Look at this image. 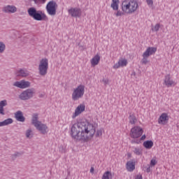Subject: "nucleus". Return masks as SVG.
<instances>
[{"label": "nucleus", "mask_w": 179, "mask_h": 179, "mask_svg": "<svg viewBox=\"0 0 179 179\" xmlns=\"http://www.w3.org/2000/svg\"><path fill=\"white\" fill-rule=\"evenodd\" d=\"M0 127H1V122H0Z\"/></svg>", "instance_id": "nucleus-46"}, {"label": "nucleus", "mask_w": 179, "mask_h": 179, "mask_svg": "<svg viewBox=\"0 0 179 179\" xmlns=\"http://www.w3.org/2000/svg\"><path fill=\"white\" fill-rule=\"evenodd\" d=\"M99 62H100V55H96L91 59V64L92 66H96V65H99Z\"/></svg>", "instance_id": "nucleus-21"}, {"label": "nucleus", "mask_w": 179, "mask_h": 179, "mask_svg": "<svg viewBox=\"0 0 179 179\" xmlns=\"http://www.w3.org/2000/svg\"><path fill=\"white\" fill-rule=\"evenodd\" d=\"M57 8H58V5L57 2L54 1H50L46 5V10L50 16H55L57 15Z\"/></svg>", "instance_id": "nucleus-8"}, {"label": "nucleus", "mask_w": 179, "mask_h": 179, "mask_svg": "<svg viewBox=\"0 0 179 179\" xmlns=\"http://www.w3.org/2000/svg\"><path fill=\"white\" fill-rule=\"evenodd\" d=\"M145 170H146V172H147V173H150V171H151L150 166L145 167Z\"/></svg>", "instance_id": "nucleus-43"}, {"label": "nucleus", "mask_w": 179, "mask_h": 179, "mask_svg": "<svg viewBox=\"0 0 179 179\" xmlns=\"http://www.w3.org/2000/svg\"><path fill=\"white\" fill-rule=\"evenodd\" d=\"M103 135V131L101 129H98L96 133V136H101Z\"/></svg>", "instance_id": "nucleus-36"}, {"label": "nucleus", "mask_w": 179, "mask_h": 179, "mask_svg": "<svg viewBox=\"0 0 179 179\" xmlns=\"http://www.w3.org/2000/svg\"><path fill=\"white\" fill-rule=\"evenodd\" d=\"M126 166L127 171H134L135 169V162L134 161H128Z\"/></svg>", "instance_id": "nucleus-20"}, {"label": "nucleus", "mask_w": 179, "mask_h": 179, "mask_svg": "<svg viewBox=\"0 0 179 179\" xmlns=\"http://www.w3.org/2000/svg\"><path fill=\"white\" fill-rule=\"evenodd\" d=\"M94 134L96 127L87 120L73 124L71 129V135L76 141H87L93 138Z\"/></svg>", "instance_id": "nucleus-1"}, {"label": "nucleus", "mask_w": 179, "mask_h": 179, "mask_svg": "<svg viewBox=\"0 0 179 179\" xmlns=\"http://www.w3.org/2000/svg\"><path fill=\"white\" fill-rule=\"evenodd\" d=\"M143 134V129L142 127L136 126L133 128H131L130 131V136L133 139H138L142 136V134Z\"/></svg>", "instance_id": "nucleus-10"}, {"label": "nucleus", "mask_w": 179, "mask_h": 179, "mask_svg": "<svg viewBox=\"0 0 179 179\" xmlns=\"http://www.w3.org/2000/svg\"><path fill=\"white\" fill-rule=\"evenodd\" d=\"M86 108V106L85 104L81 103L80 104L75 110V113H73L72 118H76L78 115L82 114L83 111H85V109Z\"/></svg>", "instance_id": "nucleus-13"}, {"label": "nucleus", "mask_w": 179, "mask_h": 179, "mask_svg": "<svg viewBox=\"0 0 179 179\" xmlns=\"http://www.w3.org/2000/svg\"><path fill=\"white\" fill-rule=\"evenodd\" d=\"M157 51V48L155 47H149L143 54V59L141 60V64L146 65L148 64V58L150 57V55H153V54L156 53Z\"/></svg>", "instance_id": "nucleus-7"}, {"label": "nucleus", "mask_w": 179, "mask_h": 179, "mask_svg": "<svg viewBox=\"0 0 179 179\" xmlns=\"http://www.w3.org/2000/svg\"><path fill=\"white\" fill-rule=\"evenodd\" d=\"M36 93L34 88H30L22 92L20 95V100H30Z\"/></svg>", "instance_id": "nucleus-9"}, {"label": "nucleus", "mask_w": 179, "mask_h": 179, "mask_svg": "<svg viewBox=\"0 0 179 179\" xmlns=\"http://www.w3.org/2000/svg\"><path fill=\"white\" fill-rule=\"evenodd\" d=\"M120 3V0H112V3L110 7L113 10H118V4Z\"/></svg>", "instance_id": "nucleus-24"}, {"label": "nucleus", "mask_w": 179, "mask_h": 179, "mask_svg": "<svg viewBox=\"0 0 179 179\" xmlns=\"http://www.w3.org/2000/svg\"><path fill=\"white\" fill-rule=\"evenodd\" d=\"M13 86L19 89H27V87H30V82L22 80L14 83Z\"/></svg>", "instance_id": "nucleus-12"}, {"label": "nucleus", "mask_w": 179, "mask_h": 179, "mask_svg": "<svg viewBox=\"0 0 179 179\" xmlns=\"http://www.w3.org/2000/svg\"><path fill=\"white\" fill-rule=\"evenodd\" d=\"M47 0H34L35 3H45Z\"/></svg>", "instance_id": "nucleus-35"}, {"label": "nucleus", "mask_w": 179, "mask_h": 179, "mask_svg": "<svg viewBox=\"0 0 179 179\" xmlns=\"http://www.w3.org/2000/svg\"><path fill=\"white\" fill-rule=\"evenodd\" d=\"M20 156H22V153H20V152H15V153L11 156V158H12L13 160H15V159H16L17 157H20Z\"/></svg>", "instance_id": "nucleus-30"}, {"label": "nucleus", "mask_w": 179, "mask_h": 179, "mask_svg": "<svg viewBox=\"0 0 179 179\" xmlns=\"http://www.w3.org/2000/svg\"><path fill=\"white\" fill-rule=\"evenodd\" d=\"M7 111H8V109H6V108L3 107L2 113H1V115H5V114H6Z\"/></svg>", "instance_id": "nucleus-40"}, {"label": "nucleus", "mask_w": 179, "mask_h": 179, "mask_svg": "<svg viewBox=\"0 0 179 179\" xmlns=\"http://www.w3.org/2000/svg\"><path fill=\"white\" fill-rule=\"evenodd\" d=\"M13 122L12 118H8L1 122V127H5L6 125H10Z\"/></svg>", "instance_id": "nucleus-26"}, {"label": "nucleus", "mask_w": 179, "mask_h": 179, "mask_svg": "<svg viewBox=\"0 0 179 179\" xmlns=\"http://www.w3.org/2000/svg\"><path fill=\"white\" fill-rule=\"evenodd\" d=\"M85 94V85H80L76 89H74L72 93V100L77 101L79 99H82Z\"/></svg>", "instance_id": "nucleus-5"}, {"label": "nucleus", "mask_w": 179, "mask_h": 179, "mask_svg": "<svg viewBox=\"0 0 179 179\" xmlns=\"http://www.w3.org/2000/svg\"><path fill=\"white\" fill-rule=\"evenodd\" d=\"M138 8H139V5L136 0H127L124 1L122 3V10L127 15H132V13H135L138 10Z\"/></svg>", "instance_id": "nucleus-2"}, {"label": "nucleus", "mask_w": 179, "mask_h": 179, "mask_svg": "<svg viewBox=\"0 0 179 179\" xmlns=\"http://www.w3.org/2000/svg\"><path fill=\"white\" fill-rule=\"evenodd\" d=\"M146 2L148 3V5L149 6H153V0H146Z\"/></svg>", "instance_id": "nucleus-39"}, {"label": "nucleus", "mask_w": 179, "mask_h": 179, "mask_svg": "<svg viewBox=\"0 0 179 179\" xmlns=\"http://www.w3.org/2000/svg\"><path fill=\"white\" fill-rule=\"evenodd\" d=\"M0 114H1V102H0Z\"/></svg>", "instance_id": "nucleus-45"}, {"label": "nucleus", "mask_w": 179, "mask_h": 179, "mask_svg": "<svg viewBox=\"0 0 179 179\" xmlns=\"http://www.w3.org/2000/svg\"><path fill=\"white\" fill-rule=\"evenodd\" d=\"M31 124L39 132L42 134V135L48 134V127H47V124H43L38 120V115L37 113L32 115Z\"/></svg>", "instance_id": "nucleus-3"}, {"label": "nucleus", "mask_w": 179, "mask_h": 179, "mask_svg": "<svg viewBox=\"0 0 179 179\" xmlns=\"http://www.w3.org/2000/svg\"><path fill=\"white\" fill-rule=\"evenodd\" d=\"M90 173H94V168L91 167Z\"/></svg>", "instance_id": "nucleus-44"}, {"label": "nucleus", "mask_w": 179, "mask_h": 179, "mask_svg": "<svg viewBox=\"0 0 179 179\" xmlns=\"http://www.w3.org/2000/svg\"><path fill=\"white\" fill-rule=\"evenodd\" d=\"M125 13L121 11V10H117V12L116 13H115V16L118 17V16H122L123 15H124Z\"/></svg>", "instance_id": "nucleus-34"}, {"label": "nucleus", "mask_w": 179, "mask_h": 179, "mask_svg": "<svg viewBox=\"0 0 179 179\" xmlns=\"http://www.w3.org/2000/svg\"><path fill=\"white\" fill-rule=\"evenodd\" d=\"M113 177H114V173L107 171L103 173L102 179H113Z\"/></svg>", "instance_id": "nucleus-22"}, {"label": "nucleus", "mask_w": 179, "mask_h": 179, "mask_svg": "<svg viewBox=\"0 0 179 179\" xmlns=\"http://www.w3.org/2000/svg\"><path fill=\"white\" fill-rule=\"evenodd\" d=\"M128 62L127 59H120L117 63L113 66V69H118L121 66H127Z\"/></svg>", "instance_id": "nucleus-18"}, {"label": "nucleus", "mask_w": 179, "mask_h": 179, "mask_svg": "<svg viewBox=\"0 0 179 179\" xmlns=\"http://www.w3.org/2000/svg\"><path fill=\"white\" fill-rule=\"evenodd\" d=\"M39 75L45 76L48 71V59L43 58L40 61L38 66Z\"/></svg>", "instance_id": "nucleus-6"}, {"label": "nucleus", "mask_w": 179, "mask_h": 179, "mask_svg": "<svg viewBox=\"0 0 179 179\" xmlns=\"http://www.w3.org/2000/svg\"><path fill=\"white\" fill-rule=\"evenodd\" d=\"M59 151L62 153H65V148H64V146H62V147L59 148Z\"/></svg>", "instance_id": "nucleus-41"}, {"label": "nucleus", "mask_w": 179, "mask_h": 179, "mask_svg": "<svg viewBox=\"0 0 179 179\" xmlns=\"http://www.w3.org/2000/svg\"><path fill=\"white\" fill-rule=\"evenodd\" d=\"M160 29V24H157L155 27H152V31H158Z\"/></svg>", "instance_id": "nucleus-31"}, {"label": "nucleus", "mask_w": 179, "mask_h": 179, "mask_svg": "<svg viewBox=\"0 0 179 179\" xmlns=\"http://www.w3.org/2000/svg\"><path fill=\"white\" fill-rule=\"evenodd\" d=\"M5 48H6V46H5V44L3 43H1V52H3L5 51Z\"/></svg>", "instance_id": "nucleus-37"}, {"label": "nucleus", "mask_w": 179, "mask_h": 179, "mask_svg": "<svg viewBox=\"0 0 179 179\" xmlns=\"http://www.w3.org/2000/svg\"><path fill=\"white\" fill-rule=\"evenodd\" d=\"M164 84L166 85V86H167V87H171V86H176V83L173 80H171V77H170L169 74L165 76Z\"/></svg>", "instance_id": "nucleus-16"}, {"label": "nucleus", "mask_w": 179, "mask_h": 179, "mask_svg": "<svg viewBox=\"0 0 179 179\" xmlns=\"http://www.w3.org/2000/svg\"><path fill=\"white\" fill-rule=\"evenodd\" d=\"M167 121H169V115H167V113H162L158 120L159 124H166Z\"/></svg>", "instance_id": "nucleus-19"}, {"label": "nucleus", "mask_w": 179, "mask_h": 179, "mask_svg": "<svg viewBox=\"0 0 179 179\" xmlns=\"http://www.w3.org/2000/svg\"><path fill=\"white\" fill-rule=\"evenodd\" d=\"M6 106H8V101L6 99L1 101V114H2L3 107H6Z\"/></svg>", "instance_id": "nucleus-28"}, {"label": "nucleus", "mask_w": 179, "mask_h": 179, "mask_svg": "<svg viewBox=\"0 0 179 179\" xmlns=\"http://www.w3.org/2000/svg\"><path fill=\"white\" fill-rule=\"evenodd\" d=\"M156 164H157V161H156L155 159H151L150 166L153 167L154 166H156Z\"/></svg>", "instance_id": "nucleus-32"}, {"label": "nucleus", "mask_w": 179, "mask_h": 179, "mask_svg": "<svg viewBox=\"0 0 179 179\" xmlns=\"http://www.w3.org/2000/svg\"><path fill=\"white\" fill-rule=\"evenodd\" d=\"M135 179H143V178L142 177V175H137Z\"/></svg>", "instance_id": "nucleus-42"}, {"label": "nucleus", "mask_w": 179, "mask_h": 179, "mask_svg": "<svg viewBox=\"0 0 179 179\" xmlns=\"http://www.w3.org/2000/svg\"><path fill=\"white\" fill-rule=\"evenodd\" d=\"M146 139V135H143L140 138L133 139L131 141V143H136V145H139V143H142V141H145Z\"/></svg>", "instance_id": "nucleus-23"}, {"label": "nucleus", "mask_w": 179, "mask_h": 179, "mask_svg": "<svg viewBox=\"0 0 179 179\" xmlns=\"http://www.w3.org/2000/svg\"><path fill=\"white\" fill-rule=\"evenodd\" d=\"M129 120V123L131 124V125H134V124L136 122V117H135L134 115H130Z\"/></svg>", "instance_id": "nucleus-27"}, {"label": "nucleus", "mask_w": 179, "mask_h": 179, "mask_svg": "<svg viewBox=\"0 0 179 179\" xmlns=\"http://www.w3.org/2000/svg\"><path fill=\"white\" fill-rule=\"evenodd\" d=\"M29 16L34 18V20L41 22V20H45L47 15L41 10H37L36 8L31 7L27 10Z\"/></svg>", "instance_id": "nucleus-4"}, {"label": "nucleus", "mask_w": 179, "mask_h": 179, "mask_svg": "<svg viewBox=\"0 0 179 179\" xmlns=\"http://www.w3.org/2000/svg\"><path fill=\"white\" fill-rule=\"evenodd\" d=\"M143 146L145 149H152L153 147V141H147L143 143Z\"/></svg>", "instance_id": "nucleus-25"}, {"label": "nucleus", "mask_w": 179, "mask_h": 179, "mask_svg": "<svg viewBox=\"0 0 179 179\" xmlns=\"http://www.w3.org/2000/svg\"><path fill=\"white\" fill-rule=\"evenodd\" d=\"M15 75L22 78H27L30 75V72L26 69H21L15 73Z\"/></svg>", "instance_id": "nucleus-15"}, {"label": "nucleus", "mask_w": 179, "mask_h": 179, "mask_svg": "<svg viewBox=\"0 0 179 179\" xmlns=\"http://www.w3.org/2000/svg\"><path fill=\"white\" fill-rule=\"evenodd\" d=\"M134 153L137 156H141V155H142V150L139 148H134Z\"/></svg>", "instance_id": "nucleus-29"}, {"label": "nucleus", "mask_w": 179, "mask_h": 179, "mask_svg": "<svg viewBox=\"0 0 179 179\" xmlns=\"http://www.w3.org/2000/svg\"><path fill=\"white\" fill-rule=\"evenodd\" d=\"M30 135H31V129L27 130L26 131L27 138H30Z\"/></svg>", "instance_id": "nucleus-38"}, {"label": "nucleus", "mask_w": 179, "mask_h": 179, "mask_svg": "<svg viewBox=\"0 0 179 179\" xmlns=\"http://www.w3.org/2000/svg\"><path fill=\"white\" fill-rule=\"evenodd\" d=\"M3 12L5 13H16L17 12V8L15 6L8 5L3 8Z\"/></svg>", "instance_id": "nucleus-14"}, {"label": "nucleus", "mask_w": 179, "mask_h": 179, "mask_svg": "<svg viewBox=\"0 0 179 179\" xmlns=\"http://www.w3.org/2000/svg\"><path fill=\"white\" fill-rule=\"evenodd\" d=\"M69 13L72 17H80L82 16V10L78 8H71L68 10Z\"/></svg>", "instance_id": "nucleus-11"}, {"label": "nucleus", "mask_w": 179, "mask_h": 179, "mask_svg": "<svg viewBox=\"0 0 179 179\" xmlns=\"http://www.w3.org/2000/svg\"><path fill=\"white\" fill-rule=\"evenodd\" d=\"M102 82L105 85V86H107V85H110V81L108 80V78H103L102 80Z\"/></svg>", "instance_id": "nucleus-33"}, {"label": "nucleus", "mask_w": 179, "mask_h": 179, "mask_svg": "<svg viewBox=\"0 0 179 179\" xmlns=\"http://www.w3.org/2000/svg\"><path fill=\"white\" fill-rule=\"evenodd\" d=\"M15 120L20 122H24V121H26V117L23 116V113L20 110H18L15 113Z\"/></svg>", "instance_id": "nucleus-17"}]
</instances>
